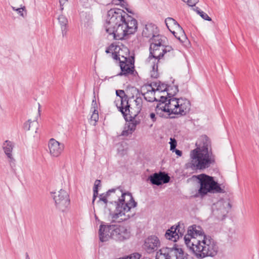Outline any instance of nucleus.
I'll return each mask as SVG.
<instances>
[{
    "instance_id": "f257e3e1",
    "label": "nucleus",
    "mask_w": 259,
    "mask_h": 259,
    "mask_svg": "<svg viewBox=\"0 0 259 259\" xmlns=\"http://www.w3.org/2000/svg\"><path fill=\"white\" fill-rule=\"evenodd\" d=\"M105 29L115 39H123L126 35L136 32L137 21L119 9H111L108 11Z\"/></svg>"
},
{
    "instance_id": "f03ea898",
    "label": "nucleus",
    "mask_w": 259,
    "mask_h": 259,
    "mask_svg": "<svg viewBox=\"0 0 259 259\" xmlns=\"http://www.w3.org/2000/svg\"><path fill=\"white\" fill-rule=\"evenodd\" d=\"M196 145L197 147L190 151V161L188 166L193 170H203L213 164L215 158L208 138L206 136H201Z\"/></svg>"
},
{
    "instance_id": "7ed1b4c3",
    "label": "nucleus",
    "mask_w": 259,
    "mask_h": 259,
    "mask_svg": "<svg viewBox=\"0 0 259 259\" xmlns=\"http://www.w3.org/2000/svg\"><path fill=\"white\" fill-rule=\"evenodd\" d=\"M109 190L114 191L110 193L109 201L116 203L115 211L110 213L111 218L114 221L120 222L133 216L129 211L137 206V202L134 200L132 194L129 192L123 193L119 187Z\"/></svg>"
},
{
    "instance_id": "20e7f679",
    "label": "nucleus",
    "mask_w": 259,
    "mask_h": 259,
    "mask_svg": "<svg viewBox=\"0 0 259 259\" xmlns=\"http://www.w3.org/2000/svg\"><path fill=\"white\" fill-rule=\"evenodd\" d=\"M169 99L161 96L159 103L156 106L157 114L161 115L162 112L168 113V115L171 114L185 115L190 109L191 104L190 101L185 98L177 99L168 97Z\"/></svg>"
},
{
    "instance_id": "39448f33",
    "label": "nucleus",
    "mask_w": 259,
    "mask_h": 259,
    "mask_svg": "<svg viewBox=\"0 0 259 259\" xmlns=\"http://www.w3.org/2000/svg\"><path fill=\"white\" fill-rule=\"evenodd\" d=\"M192 243L193 245L189 249L197 258L214 257L219 252L218 243L209 235L199 237Z\"/></svg>"
},
{
    "instance_id": "423d86ee",
    "label": "nucleus",
    "mask_w": 259,
    "mask_h": 259,
    "mask_svg": "<svg viewBox=\"0 0 259 259\" xmlns=\"http://www.w3.org/2000/svg\"><path fill=\"white\" fill-rule=\"evenodd\" d=\"M99 235L101 242H106L111 238L117 241H123L130 238L131 231L130 228L126 226L102 222L100 226Z\"/></svg>"
},
{
    "instance_id": "0eeeda50",
    "label": "nucleus",
    "mask_w": 259,
    "mask_h": 259,
    "mask_svg": "<svg viewBox=\"0 0 259 259\" xmlns=\"http://www.w3.org/2000/svg\"><path fill=\"white\" fill-rule=\"evenodd\" d=\"M172 51L171 46H165L162 42L161 37L156 39L150 43V56L148 57V62L152 70L150 71V76L152 78H157L159 76L158 72V64L159 60L165 54Z\"/></svg>"
},
{
    "instance_id": "6e6552de",
    "label": "nucleus",
    "mask_w": 259,
    "mask_h": 259,
    "mask_svg": "<svg viewBox=\"0 0 259 259\" xmlns=\"http://www.w3.org/2000/svg\"><path fill=\"white\" fill-rule=\"evenodd\" d=\"M196 177L200 184L198 193L200 195H204L208 193H224L225 192L219 184L214 180L213 177L204 174L197 175Z\"/></svg>"
},
{
    "instance_id": "1a4fd4ad",
    "label": "nucleus",
    "mask_w": 259,
    "mask_h": 259,
    "mask_svg": "<svg viewBox=\"0 0 259 259\" xmlns=\"http://www.w3.org/2000/svg\"><path fill=\"white\" fill-rule=\"evenodd\" d=\"M155 259H193L178 246L163 248L157 252Z\"/></svg>"
},
{
    "instance_id": "9d476101",
    "label": "nucleus",
    "mask_w": 259,
    "mask_h": 259,
    "mask_svg": "<svg viewBox=\"0 0 259 259\" xmlns=\"http://www.w3.org/2000/svg\"><path fill=\"white\" fill-rule=\"evenodd\" d=\"M116 94L118 97L114 101V104L123 116L125 120L133 117L131 113L130 105L128 102L127 97L123 90H117Z\"/></svg>"
},
{
    "instance_id": "9b49d317",
    "label": "nucleus",
    "mask_w": 259,
    "mask_h": 259,
    "mask_svg": "<svg viewBox=\"0 0 259 259\" xmlns=\"http://www.w3.org/2000/svg\"><path fill=\"white\" fill-rule=\"evenodd\" d=\"M52 194L56 208L62 212L67 211L70 205L69 196L67 191L61 189Z\"/></svg>"
},
{
    "instance_id": "f8f14e48",
    "label": "nucleus",
    "mask_w": 259,
    "mask_h": 259,
    "mask_svg": "<svg viewBox=\"0 0 259 259\" xmlns=\"http://www.w3.org/2000/svg\"><path fill=\"white\" fill-rule=\"evenodd\" d=\"M207 236L200 226L193 225L189 227L187 234L184 236V240L187 247L189 248L193 245L192 242L194 239H197L199 237Z\"/></svg>"
},
{
    "instance_id": "ddd939ff",
    "label": "nucleus",
    "mask_w": 259,
    "mask_h": 259,
    "mask_svg": "<svg viewBox=\"0 0 259 259\" xmlns=\"http://www.w3.org/2000/svg\"><path fill=\"white\" fill-rule=\"evenodd\" d=\"M165 23L168 30L178 39L182 41L186 38L184 30L174 19L168 17L165 19Z\"/></svg>"
},
{
    "instance_id": "4468645a",
    "label": "nucleus",
    "mask_w": 259,
    "mask_h": 259,
    "mask_svg": "<svg viewBox=\"0 0 259 259\" xmlns=\"http://www.w3.org/2000/svg\"><path fill=\"white\" fill-rule=\"evenodd\" d=\"M120 62H119V66L121 71L118 74V75L127 76L130 74H133L134 71V57L131 56L130 58L122 57Z\"/></svg>"
},
{
    "instance_id": "2eb2a0df",
    "label": "nucleus",
    "mask_w": 259,
    "mask_h": 259,
    "mask_svg": "<svg viewBox=\"0 0 259 259\" xmlns=\"http://www.w3.org/2000/svg\"><path fill=\"white\" fill-rule=\"evenodd\" d=\"M142 35L145 37L149 38L150 43L152 41L162 37L159 34V31L156 25L153 23H147L146 24L143 29Z\"/></svg>"
},
{
    "instance_id": "dca6fc26",
    "label": "nucleus",
    "mask_w": 259,
    "mask_h": 259,
    "mask_svg": "<svg viewBox=\"0 0 259 259\" xmlns=\"http://www.w3.org/2000/svg\"><path fill=\"white\" fill-rule=\"evenodd\" d=\"M49 153L51 156L59 157L64 151L65 146L62 143H60L55 139L52 138L48 143Z\"/></svg>"
},
{
    "instance_id": "f3484780",
    "label": "nucleus",
    "mask_w": 259,
    "mask_h": 259,
    "mask_svg": "<svg viewBox=\"0 0 259 259\" xmlns=\"http://www.w3.org/2000/svg\"><path fill=\"white\" fill-rule=\"evenodd\" d=\"M230 206L229 203L224 200L218 201L212 206L213 213L218 219H223L228 212L226 206Z\"/></svg>"
},
{
    "instance_id": "a211bd4d",
    "label": "nucleus",
    "mask_w": 259,
    "mask_h": 259,
    "mask_svg": "<svg viewBox=\"0 0 259 259\" xmlns=\"http://www.w3.org/2000/svg\"><path fill=\"white\" fill-rule=\"evenodd\" d=\"M148 179L153 185L157 186L167 183L170 180V177L168 176V174L162 171H160L158 173H154L150 176Z\"/></svg>"
},
{
    "instance_id": "6ab92c4d",
    "label": "nucleus",
    "mask_w": 259,
    "mask_h": 259,
    "mask_svg": "<svg viewBox=\"0 0 259 259\" xmlns=\"http://www.w3.org/2000/svg\"><path fill=\"white\" fill-rule=\"evenodd\" d=\"M160 241L155 236H151L147 238L144 244V248L148 253L154 252L160 246Z\"/></svg>"
},
{
    "instance_id": "aec40b11",
    "label": "nucleus",
    "mask_w": 259,
    "mask_h": 259,
    "mask_svg": "<svg viewBox=\"0 0 259 259\" xmlns=\"http://www.w3.org/2000/svg\"><path fill=\"white\" fill-rule=\"evenodd\" d=\"M180 225H178L176 228L171 227L170 229L168 230L165 233V237L167 239L170 240L174 242H176L179 238L178 233L180 234L182 232L180 231Z\"/></svg>"
},
{
    "instance_id": "412c9836",
    "label": "nucleus",
    "mask_w": 259,
    "mask_h": 259,
    "mask_svg": "<svg viewBox=\"0 0 259 259\" xmlns=\"http://www.w3.org/2000/svg\"><path fill=\"white\" fill-rule=\"evenodd\" d=\"M14 147V143L8 140L5 141L3 144V149L4 151L11 161H14V159L12 153Z\"/></svg>"
},
{
    "instance_id": "4be33fe9",
    "label": "nucleus",
    "mask_w": 259,
    "mask_h": 259,
    "mask_svg": "<svg viewBox=\"0 0 259 259\" xmlns=\"http://www.w3.org/2000/svg\"><path fill=\"white\" fill-rule=\"evenodd\" d=\"M146 88L147 92L143 94L145 99L150 102L157 101L155 96V89H153L151 85H148Z\"/></svg>"
},
{
    "instance_id": "5701e85b",
    "label": "nucleus",
    "mask_w": 259,
    "mask_h": 259,
    "mask_svg": "<svg viewBox=\"0 0 259 259\" xmlns=\"http://www.w3.org/2000/svg\"><path fill=\"white\" fill-rule=\"evenodd\" d=\"M105 52L107 54H111V57L117 60V53H122L123 51L121 50L120 46L112 44L106 49Z\"/></svg>"
},
{
    "instance_id": "b1692460",
    "label": "nucleus",
    "mask_w": 259,
    "mask_h": 259,
    "mask_svg": "<svg viewBox=\"0 0 259 259\" xmlns=\"http://www.w3.org/2000/svg\"><path fill=\"white\" fill-rule=\"evenodd\" d=\"M58 20L61 27L62 35L63 36H66L67 32L68 19L65 16L60 15L59 16Z\"/></svg>"
},
{
    "instance_id": "393cba45",
    "label": "nucleus",
    "mask_w": 259,
    "mask_h": 259,
    "mask_svg": "<svg viewBox=\"0 0 259 259\" xmlns=\"http://www.w3.org/2000/svg\"><path fill=\"white\" fill-rule=\"evenodd\" d=\"M24 128L27 131H35V132L36 133L38 128V122L36 120L31 121V120L29 119L24 123Z\"/></svg>"
},
{
    "instance_id": "a878e982",
    "label": "nucleus",
    "mask_w": 259,
    "mask_h": 259,
    "mask_svg": "<svg viewBox=\"0 0 259 259\" xmlns=\"http://www.w3.org/2000/svg\"><path fill=\"white\" fill-rule=\"evenodd\" d=\"M121 50L123 51L122 53H117V60H118L119 62H120L122 57H125L127 59L131 58V56L130 55L129 50L127 48L123 47L121 48Z\"/></svg>"
},
{
    "instance_id": "bb28decb",
    "label": "nucleus",
    "mask_w": 259,
    "mask_h": 259,
    "mask_svg": "<svg viewBox=\"0 0 259 259\" xmlns=\"http://www.w3.org/2000/svg\"><path fill=\"white\" fill-rule=\"evenodd\" d=\"M135 104V108L136 110V114H139L142 110L143 106V99L141 97H137L134 100Z\"/></svg>"
},
{
    "instance_id": "cd10ccee",
    "label": "nucleus",
    "mask_w": 259,
    "mask_h": 259,
    "mask_svg": "<svg viewBox=\"0 0 259 259\" xmlns=\"http://www.w3.org/2000/svg\"><path fill=\"white\" fill-rule=\"evenodd\" d=\"M112 192H114L113 190H108L106 193H102L100 195L99 200L102 201L105 204H107L108 201L109 200L110 194Z\"/></svg>"
},
{
    "instance_id": "c85d7f7f",
    "label": "nucleus",
    "mask_w": 259,
    "mask_h": 259,
    "mask_svg": "<svg viewBox=\"0 0 259 259\" xmlns=\"http://www.w3.org/2000/svg\"><path fill=\"white\" fill-rule=\"evenodd\" d=\"M99 119V114L98 111L97 109H96L95 107L93 112V113L91 115L90 118V123L93 124V125H95L96 122L98 121Z\"/></svg>"
},
{
    "instance_id": "c756f323",
    "label": "nucleus",
    "mask_w": 259,
    "mask_h": 259,
    "mask_svg": "<svg viewBox=\"0 0 259 259\" xmlns=\"http://www.w3.org/2000/svg\"><path fill=\"white\" fill-rule=\"evenodd\" d=\"M100 183H101V181L99 180H96V181L95 182L94 186V188H93L94 194H93V201H92L93 203H94L95 200L98 194V189L99 186L100 185Z\"/></svg>"
},
{
    "instance_id": "7c9ffc66",
    "label": "nucleus",
    "mask_w": 259,
    "mask_h": 259,
    "mask_svg": "<svg viewBox=\"0 0 259 259\" xmlns=\"http://www.w3.org/2000/svg\"><path fill=\"white\" fill-rule=\"evenodd\" d=\"M81 18L85 23H89L93 21V16L90 13L82 12Z\"/></svg>"
},
{
    "instance_id": "2f4dec72",
    "label": "nucleus",
    "mask_w": 259,
    "mask_h": 259,
    "mask_svg": "<svg viewBox=\"0 0 259 259\" xmlns=\"http://www.w3.org/2000/svg\"><path fill=\"white\" fill-rule=\"evenodd\" d=\"M195 11L197 12L198 14L200 15V16L203 18L204 20L210 21H211V19L210 17L208 16V15L203 11H201L198 8H196L195 9Z\"/></svg>"
},
{
    "instance_id": "473e14b6",
    "label": "nucleus",
    "mask_w": 259,
    "mask_h": 259,
    "mask_svg": "<svg viewBox=\"0 0 259 259\" xmlns=\"http://www.w3.org/2000/svg\"><path fill=\"white\" fill-rule=\"evenodd\" d=\"M138 124V122L136 120H131V121L126 123L125 125L133 133L135 131L136 126Z\"/></svg>"
},
{
    "instance_id": "72a5a7b5",
    "label": "nucleus",
    "mask_w": 259,
    "mask_h": 259,
    "mask_svg": "<svg viewBox=\"0 0 259 259\" xmlns=\"http://www.w3.org/2000/svg\"><path fill=\"white\" fill-rule=\"evenodd\" d=\"M12 9L14 11H16L18 14H19L21 16H22L23 17H24L26 14V12L24 13V11H25L24 7L23 8H16L14 7H12Z\"/></svg>"
},
{
    "instance_id": "f704fd0d",
    "label": "nucleus",
    "mask_w": 259,
    "mask_h": 259,
    "mask_svg": "<svg viewBox=\"0 0 259 259\" xmlns=\"http://www.w3.org/2000/svg\"><path fill=\"white\" fill-rule=\"evenodd\" d=\"M166 91H167L166 85L164 83H162L161 84H159L157 85L156 89H155L156 92L158 91V92H165Z\"/></svg>"
},
{
    "instance_id": "c9c22d12",
    "label": "nucleus",
    "mask_w": 259,
    "mask_h": 259,
    "mask_svg": "<svg viewBox=\"0 0 259 259\" xmlns=\"http://www.w3.org/2000/svg\"><path fill=\"white\" fill-rule=\"evenodd\" d=\"M133 132L131 131H130V129L126 126V125L124 126V129L122 131L121 135L123 136H128L130 135H132Z\"/></svg>"
},
{
    "instance_id": "e433bc0d",
    "label": "nucleus",
    "mask_w": 259,
    "mask_h": 259,
    "mask_svg": "<svg viewBox=\"0 0 259 259\" xmlns=\"http://www.w3.org/2000/svg\"><path fill=\"white\" fill-rule=\"evenodd\" d=\"M169 144H170V151L174 150V149H175L176 148L177 145V141L175 139L170 138Z\"/></svg>"
},
{
    "instance_id": "4c0bfd02",
    "label": "nucleus",
    "mask_w": 259,
    "mask_h": 259,
    "mask_svg": "<svg viewBox=\"0 0 259 259\" xmlns=\"http://www.w3.org/2000/svg\"><path fill=\"white\" fill-rule=\"evenodd\" d=\"M189 6L193 7L199 2V0H182Z\"/></svg>"
},
{
    "instance_id": "58836bf2",
    "label": "nucleus",
    "mask_w": 259,
    "mask_h": 259,
    "mask_svg": "<svg viewBox=\"0 0 259 259\" xmlns=\"http://www.w3.org/2000/svg\"><path fill=\"white\" fill-rule=\"evenodd\" d=\"M67 0H59L60 10L62 11L64 9L63 5L67 2Z\"/></svg>"
},
{
    "instance_id": "ea45409f",
    "label": "nucleus",
    "mask_w": 259,
    "mask_h": 259,
    "mask_svg": "<svg viewBox=\"0 0 259 259\" xmlns=\"http://www.w3.org/2000/svg\"><path fill=\"white\" fill-rule=\"evenodd\" d=\"M172 152H175V153L179 156H181L182 155V152L178 149H175L174 150H171Z\"/></svg>"
},
{
    "instance_id": "a19ab883",
    "label": "nucleus",
    "mask_w": 259,
    "mask_h": 259,
    "mask_svg": "<svg viewBox=\"0 0 259 259\" xmlns=\"http://www.w3.org/2000/svg\"><path fill=\"white\" fill-rule=\"evenodd\" d=\"M150 118L151 119V120H152L153 122L155 121L156 120L155 114L154 113H151L150 114Z\"/></svg>"
},
{
    "instance_id": "79ce46f5",
    "label": "nucleus",
    "mask_w": 259,
    "mask_h": 259,
    "mask_svg": "<svg viewBox=\"0 0 259 259\" xmlns=\"http://www.w3.org/2000/svg\"><path fill=\"white\" fill-rule=\"evenodd\" d=\"M96 104H97V103H96V100H93V101H92V105L94 106V107L95 108V106L96 105Z\"/></svg>"
},
{
    "instance_id": "37998d69",
    "label": "nucleus",
    "mask_w": 259,
    "mask_h": 259,
    "mask_svg": "<svg viewBox=\"0 0 259 259\" xmlns=\"http://www.w3.org/2000/svg\"><path fill=\"white\" fill-rule=\"evenodd\" d=\"M26 259H30L28 256V253H26Z\"/></svg>"
},
{
    "instance_id": "c03bdc74",
    "label": "nucleus",
    "mask_w": 259,
    "mask_h": 259,
    "mask_svg": "<svg viewBox=\"0 0 259 259\" xmlns=\"http://www.w3.org/2000/svg\"><path fill=\"white\" fill-rule=\"evenodd\" d=\"M118 1H119V3L118 4H119V3H120L122 0H118Z\"/></svg>"
},
{
    "instance_id": "a18cd8bd",
    "label": "nucleus",
    "mask_w": 259,
    "mask_h": 259,
    "mask_svg": "<svg viewBox=\"0 0 259 259\" xmlns=\"http://www.w3.org/2000/svg\"><path fill=\"white\" fill-rule=\"evenodd\" d=\"M126 10L128 11V12L132 13L131 11H128L127 9Z\"/></svg>"
},
{
    "instance_id": "49530a36",
    "label": "nucleus",
    "mask_w": 259,
    "mask_h": 259,
    "mask_svg": "<svg viewBox=\"0 0 259 259\" xmlns=\"http://www.w3.org/2000/svg\"><path fill=\"white\" fill-rule=\"evenodd\" d=\"M176 35H179V33H176Z\"/></svg>"
}]
</instances>
